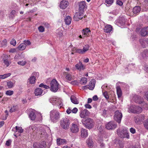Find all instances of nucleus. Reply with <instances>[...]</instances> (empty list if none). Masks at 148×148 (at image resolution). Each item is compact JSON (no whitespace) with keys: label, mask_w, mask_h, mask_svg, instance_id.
Instances as JSON below:
<instances>
[{"label":"nucleus","mask_w":148,"mask_h":148,"mask_svg":"<svg viewBox=\"0 0 148 148\" xmlns=\"http://www.w3.org/2000/svg\"><path fill=\"white\" fill-rule=\"evenodd\" d=\"M57 143L58 145H60L66 144L67 141L65 139L59 138L57 139Z\"/></svg>","instance_id":"obj_22"},{"label":"nucleus","mask_w":148,"mask_h":148,"mask_svg":"<svg viewBox=\"0 0 148 148\" xmlns=\"http://www.w3.org/2000/svg\"><path fill=\"white\" fill-rule=\"evenodd\" d=\"M71 130L73 133H77L79 131V127L78 125L75 123H72L71 127Z\"/></svg>","instance_id":"obj_13"},{"label":"nucleus","mask_w":148,"mask_h":148,"mask_svg":"<svg viewBox=\"0 0 148 148\" xmlns=\"http://www.w3.org/2000/svg\"><path fill=\"white\" fill-rule=\"evenodd\" d=\"M57 103V104L56 105H58V107H59L60 108H62V106L63 105V104L61 101V99H60V102H58Z\"/></svg>","instance_id":"obj_56"},{"label":"nucleus","mask_w":148,"mask_h":148,"mask_svg":"<svg viewBox=\"0 0 148 148\" xmlns=\"http://www.w3.org/2000/svg\"><path fill=\"white\" fill-rule=\"evenodd\" d=\"M26 62L25 61H20L18 62V64L21 66H25L26 64Z\"/></svg>","instance_id":"obj_43"},{"label":"nucleus","mask_w":148,"mask_h":148,"mask_svg":"<svg viewBox=\"0 0 148 148\" xmlns=\"http://www.w3.org/2000/svg\"><path fill=\"white\" fill-rule=\"evenodd\" d=\"M26 47V45L23 43L20 44L18 47V49L20 50H24Z\"/></svg>","instance_id":"obj_37"},{"label":"nucleus","mask_w":148,"mask_h":148,"mask_svg":"<svg viewBox=\"0 0 148 148\" xmlns=\"http://www.w3.org/2000/svg\"><path fill=\"white\" fill-rule=\"evenodd\" d=\"M81 136L82 138H86L88 136L87 130L84 129L82 128L81 130Z\"/></svg>","instance_id":"obj_28"},{"label":"nucleus","mask_w":148,"mask_h":148,"mask_svg":"<svg viewBox=\"0 0 148 148\" xmlns=\"http://www.w3.org/2000/svg\"><path fill=\"white\" fill-rule=\"evenodd\" d=\"M95 80L94 79H91L88 85V88L90 90H93L95 87Z\"/></svg>","instance_id":"obj_24"},{"label":"nucleus","mask_w":148,"mask_h":148,"mask_svg":"<svg viewBox=\"0 0 148 148\" xmlns=\"http://www.w3.org/2000/svg\"><path fill=\"white\" fill-rule=\"evenodd\" d=\"M38 30L39 32H43L45 31V28L42 26H40L38 27Z\"/></svg>","instance_id":"obj_44"},{"label":"nucleus","mask_w":148,"mask_h":148,"mask_svg":"<svg viewBox=\"0 0 148 148\" xmlns=\"http://www.w3.org/2000/svg\"><path fill=\"white\" fill-rule=\"evenodd\" d=\"M29 128L32 129L33 131H34L36 129V127L35 125L31 126Z\"/></svg>","instance_id":"obj_59"},{"label":"nucleus","mask_w":148,"mask_h":148,"mask_svg":"<svg viewBox=\"0 0 148 148\" xmlns=\"http://www.w3.org/2000/svg\"><path fill=\"white\" fill-rule=\"evenodd\" d=\"M5 112L6 113V114L5 115V117L3 118V119L4 120H5L7 119L8 114V112L7 110L5 111Z\"/></svg>","instance_id":"obj_60"},{"label":"nucleus","mask_w":148,"mask_h":148,"mask_svg":"<svg viewBox=\"0 0 148 148\" xmlns=\"http://www.w3.org/2000/svg\"><path fill=\"white\" fill-rule=\"evenodd\" d=\"M122 116V114L121 112L119 110H117L114 113V119L118 123H120Z\"/></svg>","instance_id":"obj_8"},{"label":"nucleus","mask_w":148,"mask_h":148,"mask_svg":"<svg viewBox=\"0 0 148 148\" xmlns=\"http://www.w3.org/2000/svg\"><path fill=\"white\" fill-rule=\"evenodd\" d=\"M49 100L50 102L53 105L57 104L58 103L57 102H60V99L55 96L52 97L50 98Z\"/></svg>","instance_id":"obj_19"},{"label":"nucleus","mask_w":148,"mask_h":148,"mask_svg":"<svg viewBox=\"0 0 148 148\" xmlns=\"http://www.w3.org/2000/svg\"><path fill=\"white\" fill-rule=\"evenodd\" d=\"M114 0H105V3L110 5L112 4L114 2Z\"/></svg>","instance_id":"obj_40"},{"label":"nucleus","mask_w":148,"mask_h":148,"mask_svg":"<svg viewBox=\"0 0 148 148\" xmlns=\"http://www.w3.org/2000/svg\"><path fill=\"white\" fill-rule=\"evenodd\" d=\"M78 109L76 108H74L72 110V112L74 113H76L77 112Z\"/></svg>","instance_id":"obj_61"},{"label":"nucleus","mask_w":148,"mask_h":148,"mask_svg":"<svg viewBox=\"0 0 148 148\" xmlns=\"http://www.w3.org/2000/svg\"><path fill=\"white\" fill-rule=\"evenodd\" d=\"M40 87H43L46 89H48L49 88V87L47 85H45L43 83H41L39 86Z\"/></svg>","instance_id":"obj_41"},{"label":"nucleus","mask_w":148,"mask_h":148,"mask_svg":"<svg viewBox=\"0 0 148 148\" xmlns=\"http://www.w3.org/2000/svg\"><path fill=\"white\" fill-rule=\"evenodd\" d=\"M10 44L13 46H15L16 44V41L14 39H13L10 41Z\"/></svg>","instance_id":"obj_48"},{"label":"nucleus","mask_w":148,"mask_h":148,"mask_svg":"<svg viewBox=\"0 0 148 148\" xmlns=\"http://www.w3.org/2000/svg\"><path fill=\"white\" fill-rule=\"evenodd\" d=\"M87 82V79L85 77H82L80 80L79 83L82 85L86 84Z\"/></svg>","instance_id":"obj_35"},{"label":"nucleus","mask_w":148,"mask_h":148,"mask_svg":"<svg viewBox=\"0 0 148 148\" xmlns=\"http://www.w3.org/2000/svg\"><path fill=\"white\" fill-rule=\"evenodd\" d=\"M116 127V124L113 121L109 122L106 125V128L108 130H113Z\"/></svg>","instance_id":"obj_11"},{"label":"nucleus","mask_w":148,"mask_h":148,"mask_svg":"<svg viewBox=\"0 0 148 148\" xmlns=\"http://www.w3.org/2000/svg\"><path fill=\"white\" fill-rule=\"evenodd\" d=\"M140 34L143 36L148 35V27L143 28L140 32Z\"/></svg>","instance_id":"obj_23"},{"label":"nucleus","mask_w":148,"mask_h":148,"mask_svg":"<svg viewBox=\"0 0 148 148\" xmlns=\"http://www.w3.org/2000/svg\"><path fill=\"white\" fill-rule=\"evenodd\" d=\"M89 47H90L88 45H86L84 47L83 49H75V51L76 53L83 54L88 50Z\"/></svg>","instance_id":"obj_10"},{"label":"nucleus","mask_w":148,"mask_h":148,"mask_svg":"<svg viewBox=\"0 0 148 148\" xmlns=\"http://www.w3.org/2000/svg\"><path fill=\"white\" fill-rule=\"evenodd\" d=\"M103 95L106 99L108 100L109 98V96L108 94V93L107 91H105L103 92Z\"/></svg>","instance_id":"obj_46"},{"label":"nucleus","mask_w":148,"mask_h":148,"mask_svg":"<svg viewBox=\"0 0 148 148\" xmlns=\"http://www.w3.org/2000/svg\"><path fill=\"white\" fill-rule=\"evenodd\" d=\"M3 62L5 65H6V66L8 67L10 64L9 62L7 59H4L3 60Z\"/></svg>","instance_id":"obj_55"},{"label":"nucleus","mask_w":148,"mask_h":148,"mask_svg":"<svg viewBox=\"0 0 148 148\" xmlns=\"http://www.w3.org/2000/svg\"><path fill=\"white\" fill-rule=\"evenodd\" d=\"M38 130L40 131L39 133V134L42 136L46 135L47 134L46 131L43 127H41L38 129Z\"/></svg>","instance_id":"obj_33"},{"label":"nucleus","mask_w":148,"mask_h":148,"mask_svg":"<svg viewBox=\"0 0 148 148\" xmlns=\"http://www.w3.org/2000/svg\"><path fill=\"white\" fill-rule=\"evenodd\" d=\"M16 132H18L20 133H21L23 132V130L22 127L16 126L15 127Z\"/></svg>","instance_id":"obj_39"},{"label":"nucleus","mask_w":148,"mask_h":148,"mask_svg":"<svg viewBox=\"0 0 148 148\" xmlns=\"http://www.w3.org/2000/svg\"><path fill=\"white\" fill-rule=\"evenodd\" d=\"M13 91L10 90H8L6 91V94L8 95H11L13 94Z\"/></svg>","instance_id":"obj_49"},{"label":"nucleus","mask_w":148,"mask_h":148,"mask_svg":"<svg viewBox=\"0 0 148 148\" xmlns=\"http://www.w3.org/2000/svg\"><path fill=\"white\" fill-rule=\"evenodd\" d=\"M133 100L136 103L140 104L143 102V99L141 98L140 96L136 95H134L133 98Z\"/></svg>","instance_id":"obj_16"},{"label":"nucleus","mask_w":148,"mask_h":148,"mask_svg":"<svg viewBox=\"0 0 148 148\" xmlns=\"http://www.w3.org/2000/svg\"><path fill=\"white\" fill-rule=\"evenodd\" d=\"M68 4L69 3L67 1L64 0L60 2V7L61 8L65 9L67 7Z\"/></svg>","instance_id":"obj_20"},{"label":"nucleus","mask_w":148,"mask_h":148,"mask_svg":"<svg viewBox=\"0 0 148 148\" xmlns=\"http://www.w3.org/2000/svg\"><path fill=\"white\" fill-rule=\"evenodd\" d=\"M79 11L83 12L84 9L86 6L85 1H81L79 3Z\"/></svg>","instance_id":"obj_21"},{"label":"nucleus","mask_w":148,"mask_h":148,"mask_svg":"<svg viewBox=\"0 0 148 148\" xmlns=\"http://www.w3.org/2000/svg\"><path fill=\"white\" fill-rule=\"evenodd\" d=\"M76 68L79 71L83 70L85 69V67L81 62L77 64L75 66Z\"/></svg>","instance_id":"obj_26"},{"label":"nucleus","mask_w":148,"mask_h":148,"mask_svg":"<svg viewBox=\"0 0 148 148\" xmlns=\"http://www.w3.org/2000/svg\"><path fill=\"white\" fill-rule=\"evenodd\" d=\"M144 97L145 99L148 101V91L146 92L144 96Z\"/></svg>","instance_id":"obj_63"},{"label":"nucleus","mask_w":148,"mask_h":148,"mask_svg":"<svg viewBox=\"0 0 148 148\" xmlns=\"http://www.w3.org/2000/svg\"><path fill=\"white\" fill-rule=\"evenodd\" d=\"M117 131L118 135L121 138H130L129 133L126 129L123 128L121 130L118 129Z\"/></svg>","instance_id":"obj_2"},{"label":"nucleus","mask_w":148,"mask_h":148,"mask_svg":"<svg viewBox=\"0 0 148 148\" xmlns=\"http://www.w3.org/2000/svg\"><path fill=\"white\" fill-rule=\"evenodd\" d=\"M71 100L72 103L77 104L79 103V102L78 99L74 95H72L71 97Z\"/></svg>","instance_id":"obj_27"},{"label":"nucleus","mask_w":148,"mask_h":148,"mask_svg":"<svg viewBox=\"0 0 148 148\" xmlns=\"http://www.w3.org/2000/svg\"><path fill=\"white\" fill-rule=\"evenodd\" d=\"M59 113L56 110H52L50 112V118L52 121L56 122L60 118Z\"/></svg>","instance_id":"obj_3"},{"label":"nucleus","mask_w":148,"mask_h":148,"mask_svg":"<svg viewBox=\"0 0 148 148\" xmlns=\"http://www.w3.org/2000/svg\"><path fill=\"white\" fill-rule=\"evenodd\" d=\"M135 122L137 124H140L141 122H143L145 119L144 116L140 115L135 117Z\"/></svg>","instance_id":"obj_15"},{"label":"nucleus","mask_w":148,"mask_h":148,"mask_svg":"<svg viewBox=\"0 0 148 148\" xmlns=\"http://www.w3.org/2000/svg\"><path fill=\"white\" fill-rule=\"evenodd\" d=\"M29 117L31 120H34L36 117L34 112H31L29 114Z\"/></svg>","instance_id":"obj_36"},{"label":"nucleus","mask_w":148,"mask_h":148,"mask_svg":"<svg viewBox=\"0 0 148 148\" xmlns=\"http://www.w3.org/2000/svg\"><path fill=\"white\" fill-rule=\"evenodd\" d=\"M81 121L84 126L88 129H90L93 128L95 125L94 120L90 118H87L83 119Z\"/></svg>","instance_id":"obj_1"},{"label":"nucleus","mask_w":148,"mask_h":148,"mask_svg":"<svg viewBox=\"0 0 148 148\" xmlns=\"http://www.w3.org/2000/svg\"><path fill=\"white\" fill-rule=\"evenodd\" d=\"M89 114V112L88 110L85 109L81 110L79 112V116L82 118H84L88 116Z\"/></svg>","instance_id":"obj_14"},{"label":"nucleus","mask_w":148,"mask_h":148,"mask_svg":"<svg viewBox=\"0 0 148 148\" xmlns=\"http://www.w3.org/2000/svg\"><path fill=\"white\" fill-rule=\"evenodd\" d=\"M39 75L38 73L34 72L32 74L31 76L28 79V81L30 84H34L36 82V78Z\"/></svg>","instance_id":"obj_9"},{"label":"nucleus","mask_w":148,"mask_h":148,"mask_svg":"<svg viewBox=\"0 0 148 148\" xmlns=\"http://www.w3.org/2000/svg\"><path fill=\"white\" fill-rule=\"evenodd\" d=\"M82 11H79V12H76L74 16V19L76 21L81 19L83 17Z\"/></svg>","instance_id":"obj_12"},{"label":"nucleus","mask_w":148,"mask_h":148,"mask_svg":"<svg viewBox=\"0 0 148 148\" xmlns=\"http://www.w3.org/2000/svg\"><path fill=\"white\" fill-rule=\"evenodd\" d=\"M140 43L143 48L145 47L148 45V39L145 38L140 39L139 40Z\"/></svg>","instance_id":"obj_17"},{"label":"nucleus","mask_w":148,"mask_h":148,"mask_svg":"<svg viewBox=\"0 0 148 148\" xmlns=\"http://www.w3.org/2000/svg\"><path fill=\"white\" fill-rule=\"evenodd\" d=\"M58 84L55 79H53L50 83V90L53 92H57L58 88Z\"/></svg>","instance_id":"obj_5"},{"label":"nucleus","mask_w":148,"mask_h":148,"mask_svg":"<svg viewBox=\"0 0 148 148\" xmlns=\"http://www.w3.org/2000/svg\"><path fill=\"white\" fill-rule=\"evenodd\" d=\"M98 99V98L97 95H95L93 97V100L94 101H97Z\"/></svg>","instance_id":"obj_64"},{"label":"nucleus","mask_w":148,"mask_h":148,"mask_svg":"<svg viewBox=\"0 0 148 148\" xmlns=\"http://www.w3.org/2000/svg\"><path fill=\"white\" fill-rule=\"evenodd\" d=\"M25 45H29L31 44V42L29 40H25L24 41V43Z\"/></svg>","instance_id":"obj_57"},{"label":"nucleus","mask_w":148,"mask_h":148,"mask_svg":"<svg viewBox=\"0 0 148 148\" xmlns=\"http://www.w3.org/2000/svg\"><path fill=\"white\" fill-rule=\"evenodd\" d=\"M117 93L118 98H120L122 95V91L120 87L117 86L116 87Z\"/></svg>","instance_id":"obj_34"},{"label":"nucleus","mask_w":148,"mask_h":148,"mask_svg":"<svg viewBox=\"0 0 148 148\" xmlns=\"http://www.w3.org/2000/svg\"><path fill=\"white\" fill-rule=\"evenodd\" d=\"M70 124L69 120L66 118H62L60 121V126L65 130L69 129Z\"/></svg>","instance_id":"obj_4"},{"label":"nucleus","mask_w":148,"mask_h":148,"mask_svg":"<svg viewBox=\"0 0 148 148\" xmlns=\"http://www.w3.org/2000/svg\"><path fill=\"white\" fill-rule=\"evenodd\" d=\"M116 3L117 4L120 6H121L123 4L121 0H116Z\"/></svg>","instance_id":"obj_54"},{"label":"nucleus","mask_w":148,"mask_h":148,"mask_svg":"<svg viewBox=\"0 0 148 148\" xmlns=\"http://www.w3.org/2000/svg\"><path fill=\"white\" fill-rule=\"evenodd\" d=\"M16 106H13L12 107H11V108L10 110V112H13L16 109Z\"/></svg>","instance_id":"obj_50"},{"label":"nucleus","mask_w":148,"mask_h":148,"mask_svg":"<svg viewBox=\"0 0 148 148\" xmlns=\"http://www.w3.org/2000/svg\"><path fill=\"white\" fill-rule=\"evenodd\" d=\"M148 55V50H146L141 54V56L142 58H144Z\"/></svg>","instance_id":"obj_38"},{"label":"nucleus","mask_w":148,"mask_h":148,"mask_svg":"<svg viewBox=\"0 0 148 148\" xmlns=\"http://www.w3.org/2000/svg\"><path fill=\"white\" fill-rule=\"evenodd\" d=\"M42 92L43 90L40 88H38L35 90L34 93L36 96H41Z\"/></svg>","instance_id":"obj_25"},{"label":"nucleus","mask_w":148,"mask_h":148,"mask_svg":"<svg viewBox=\"0 0 148 148\" xmlns=\"http://www.w3.org/2000/svg\"><path fill=\"white\" fill-rule=\"evenodd\" d=\"M64 77L67 81H70L74 79V76L71 72H64Z\"/></svg>","instance_id":"obj_7"},{"label":"nucleus","mask_w":148,"mask_h":148,"mask_svg":"<svg viewBox=\"0 0 148 148\" xmlns=\"http://www.w3.org/2000/svg\"><path fill=\"white\" fill-rule=\"evenodd\" d=\"M86 143L89 147L92 148L93 145V143L91 137H89L86 140Z\"/></svg>","instance_id":"obj_31"},{"label":"nucleus","mask_w":148,"mask_h":148,"mask_svg":"<svg viewBox=\"0 0 148 148\" xmlns=\"http://www.w3.org/2000/svg\"><path fill=\"white\" fill-rule=\"evenodd\" d=\"M71 17L69 16H66L64 19L65 24L68 25H69L71 24Z\"/></svg>","instance_id":"obj_32"},{"label":"nucleus","mask_w":148,"mask_h":148,"mask_svg":"<svg viewBox=\"0 0 148 148\" xmlns=\"http://www.w3.org/2000/svg\"><path fill=\"white\" fill-rule=\"evenodd\" d=\"M119 22L122 24H124L125 23V20L124 18H120Z\"/></svg>","instance_id":"obj_45"},{"label":"nucleus","mask_w":148,"mask_h":148,"mask_svg":"<svg viewBox=\"0 0 148 148\" xmlns=\"http://www.w3.org/2000/svg\"><path fill=\"white\" fill-rule=\"evenodd\" d=\"M14 86V84L11 81L7 82V86L9 88H12Z\"/></svg>","instance_id":"obj_42"},{"label":"nucleus","mask_w":148,"mask_h":148,"mask_svg":"<svg viewBox=\"0 0 148 148\" xmlns=\"http://www.w3.org/2000/svg\"><path fill=\"white\" fill-rule=\"evenodd\" d=\"M16 13V12L15 11L12 10L10 13V17L12 18L14 17Z\"/></svg>","instance_id":"obj_53"},{"label":"nucleus","mask_w":148,"mask_h":148,"mask_svg":"<svg viewBox=\"0 0 148 148\" xmlns=\"http://www.w3.org/2000/svg\"><path fill=\"white\" fill-rule=\"evenodd\" d=\"M85 107L86 108L90 109L92 108L91 106L88 104H85Z\"/></svg>","instance_id":"obj_62"},{"label":"nucleus","mask_w":148,"mask_h":148,"mask_svg":"<svg viewBox=\"0 0 148 148\" xmlns=\"http://www.w3.org/2000/svg\"><path fill=\"white\" fill-rule=\"evenodd\" d=\"M82 33L83 34V38H85L86 37L89 36L90 33V31L88 28L87 27L83 29L82 30Z\"/></svg>","instance_id":"obj_18"},{"label":"nucleus","mask_w":148,"mask_h":148,"mask_svg":"<svg viewBox=\"0 0 148 148\" xmlns=\"http://www.w3.org/2000/svg\"><path fill=\"white\" fill-rule=\"evenodd\" d=\"M11 75V74L10 73L3 75V79H4L5 78H6L9 77Z\"/></svg>","instance_id":"obj_58"},{"label":"nucleus","mask_w":148,"mask_h":148,"mask_svg":"<svg viewBox=\"0 0 148 148\" xmlns=\"http://www.w3.org/2000/svg\"><path fill=\"white\" fill-rule=\"evenodd\" d=\"M130 131L133 134H134L136 132V130L133 127H131L130 129Z\"/></svg>","instance_id":"obj_52"},{"label":"nucleus","mask_w":148,"mask_h":148,"mask_svg":"<svg viewBox=\"0 0 148 148\" xmlns=\"http://www.w3.org/2000/svg\"><path fill=\"white\" fill-rule=\"evenodd\" d=\"M129 110L132 113H135L141 112L142 110V108L140 107L133 105L130 107Z\"/></svg>","instance_id":"obj_6"},{"label":"nucleus","mask_w":148,"mask_h":148,"mask_svg":"<svg viewBox=\"0 0 148 148\" xmlns=\"http://www.w3.org/2000/svg\"><path fill=\"white\" fill-rule=\"evenodd\" d=\"M112 27L111 25H106L104 28V31L105 32L110 33L112 30Z\"/></svg>","instance_id":"obj_30"},{"label":"nucleus","mask_w":148,"mask_h":148,"mask_svg":"<svg viewBox=\"0 0 148 148\" xmlns=\"http://www.w3.org/2000/svg\"><path fill=\"white\" fill-rule=\"evenodd\" d=\"M11 143L12 140L9 139L6 141L5 144L7 146H9L11 144Z\"/></svg>","instance_id":"obj_51"},{"label":"nucleus","mask_w":148,"mask_h":148,"mask_svg":"<svg viewBox=\"0 0 148 148\" xmlns=\"http://www.w3.org/2000/svg\"><path fill=\"white\" fill-rule=\"evenodd\" d=\"M144 125L145 128L148 130V119L145 121L144 123Z\"/></svg>","instance_id":"obj_47"},{"label":"nucleus","mask_w":148,"mask_h":148,"mask_svg":"<svg viewBox=\"0 0 148 148\" xmlns=\"http://www.w3.org/2000/svg\"><path fill=\"white\" fill-rule=\"evenodd\" d=\"M141 10V8L139 6L134 7L133 9V12L135 14H138Z\"/></svg>","instance_id":"obj_29"}]
</instances>
